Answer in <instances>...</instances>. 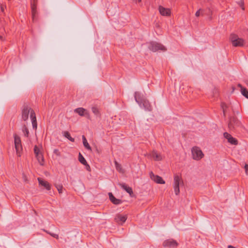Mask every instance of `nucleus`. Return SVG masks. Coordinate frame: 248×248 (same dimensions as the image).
Instances as JSON below:
<instances>
[{"label":"nucleus","instance_id":"nucleus-1","mask_svg":"<svg viewBox=\"0 0 248 248\" xmlns=\"http://www.w3.org/2000/svg\"><path fill=\"white\" fill-rule=\"evenodd\" d=\"M31 121L32 127L33 128H37V122L35 114L30 107L28 106H24L22 109V118L24 121H26L28 119L29 115Z\"/></svg>","mask_w":248,"mask_h":248},{"label":"nucleus","instance_id":"nucleus-2","mask_svg":"<svg viewBox=\"0 0 248 248\" xmlns=\"http://www.w3.org/2000/svg\"><path fill=\"white\" fill-rule=\"evenodd\" d=\"M135 99L141 108H144L145 110L151 111V106L149 101L141 96L140 92H136L134 95Z\"/></svg>","mask_w":248,"mask_h":248},{"label":"nucleus","instance_id":"nucleus-3","mask_svg":"<svg viewBox=\"0 0 248 248\" xmlns=\"http://www.w3.org/2000/svg\"><path fill=\"white\" fill-rule=\"evenodd\" d=\"M14 138L15 148L16 155L18 156H20L22 152V145L20 137L16 134H14Z\"/></svg>","mask_w":248,"mask_h":248},{"label":"nucleus","instance_id":"nucleus-4","mask_svg":"<svg viewBox=\"0 0 248 248\" xmlns=\"http://www.w3.org/2000/svg\"><path fill=\"white\" fill-rule=\"evenodd\" d=\"M230 40L233 46H243L245 43V40L242 38H239L237 35L232 34L230 36Z\"/></svg>","mask_w":248,"mask_h":248},{"label":"nucleus","instance_id":"nucleus-5","mask_svg":"<svg viewBox=\"0 0 248 248\" xmlns=\"http://www.w3.org/2000/svg\"><path fill=\"white\" fill-rule=\"evenodd\" d=\"M183 184V180L180 176L178 175H174L173 187L175 194L178 195L180 193L179 186Z\"/></svg>","mask_w":248,"mask_h":248},{"label":"nucleus","instance_id":"nucleus-6","mask_svg":"<svg viewBox=\"0 0 248 248\" xmlns=\"http://www.w3.org/2000/svg\"><path fill=\"white\" fill-rule=\"evenodd\" d=\"M148 47L150 50L156 52L158 50L165 51L167 50L166 47L163 45L155 42H152L149 43Z\"/></svg>","mask_w":248,"mask_h":248},{"label":"nucleus","instance_id":"nucleus-7","mask_svg":"<svg viewBox=\"0 0 248 248\" xmlns=\"http://www.w3.org/2000/svg\"><path fill=\"white\" fill-rule=\"evenodd\" d=\"M192 158L196 160H199L201 159L204 156L201 149L198 147H194L191 150Z\"/></svg>","mask_w":248,"mask_h":248},{"label":"nucleus","instance_id":"nucleus-8","mask_svg":"<svg viewBox=\"0 0 248 248\" xmlns=\"http://www.w3.org/2000/svg\"><path fill=\"white\" fill-rule=\"evenodd\" d=\"M150 176L151 179L157 184H164L165 183L161 177L154 174L153 172L150 173Z\"/></svg>","mask_w":248,"mask_h":248},{"label":"nucleus","instance_id":"nucleus-9","mask_svg":"<svg viewBox=\"0 0 248 248\" xmlns=\"http://www.w3.org/2000/svg\"><path fill=\"white\" fill-rule=\"evenodd\" d=\"M163 245L165 247L175 248L178 246V243L175 240L169 239L165 240L163 242Z\"/></svg>","mask_w":248,"mask_h":248},{"label":"nucleus","instance_id":"nucleus-10","mask_svg":"<svg viewBox=\"0 0 248 248\" xmlns=\"http://www.w3.org/2000/svg\"><path fill=\"white\" fill-rule=\"evenodd\" d=\"M224 137L226 138L228 142L232 145H236L238 144V141L232 137L230 134L227 132H225L223 134Z\"/></svg>","mask_w":248,"mask_h":248},{"label":"nucleus","instance_id":"nucleus-11","mask_svg":"<svg viewBox=\"0 0 248 248\" xmlns=\"http://www.w3.org/2000/svg\"><path fill=\"white\" fill-rule=\"evenodd\" d=\"M158 10L160 15L162 16H170L171 14L170 9L169 8H166L162 6H159Z\"/></svg>","mask_w":248,"mask_h":248},{"label":"nucleus","instance_id":"nucleus-12","mask_svg":"<svg viewBox=\"0 0 248 248\" xmlns=\"http://www.w3.org/2000/svg\"><path fill=\"white\" fill-rule=\"evenodd\" d=\"M127 216L125 215L117 214L115 217V220L119 224H122L125 222Z\"/></svg>","mask_w":248,"mask_h":248},{"label":"nucleus","instance_id":"nucleus-13","mask_svg":"<svg viewBox=\"0 0 248 248\" xmlns=\"http://www.w3.org/2000/svg\"><path fill=\"white\" fill-rule=\"evenodd\" d=\"M75 112L81 116H89L88 111L83 108H78L75 109Z\"/></svg>","mask_w":248,"mask_h":248},{"label":"nucleus","instance_id":"nucleus-14","mask_svg":"<svg viewBox=\"0 0 248 248\" xmlns=\"http://www.w3.org/2000/svg\"><path fill=\"white\" fill-rule=\"evenodd\" d=\"M78 160L82 164L86 166V168L87 170H90V166L87 164L86 159L80 153H79L78 155Z\"/></svg>","mask_w":248,"mask_h":248},{"label":"nucleus","instance_id":"nucleus-15","mask_svg":"<svg viewBox=\"0 0 248 248\" xmlns=\"http://www.w3.org/2000/svg\"><path fill=\"white\" fill-rule=\"evenodd\" d=\"M119 185L120 187L127 192L130 196L133 194V190L131 187L128 186L125 183H120Z\"/></svg>","mask_w":248,"mask_h":248},{"label":"nucleus","instance_id":"nucleus-16","mask_svg":"<svg viewBox=\"0 0 248 248\" xmlns=\"http://www.w3.org/2000/svg\"><path fill=\"white\" fill-rule=\"evenodd\" d=\"M109 200L114 204L118 205L122 203V201L120 200L116 199L111 193H108Z\"/></svg>","mask_w":248,"mask_h":248},{"label":"nucleus","instance_id":"nucleus-17","mask_svg":"<svg viewBox=\"0 0 248 248\" xmlns=\"http://www.w3.org/2000/svg\"><path fill=\"white\" fill-rule=\"evenodd\" d=\"M151 156L155 161H160L162 160L163 158L162 155L160 154L155 151L152 152L151 154Z\"/></svg>","mask_w":248,"mask_h":248},{"label":"nucleus","instance_id":"nucleus-18","mask_svg":"<svg viewBox=\"0 0 248 248\" xmlns=\"http://www.w3.org/2000/svg\"><path fill=\"white\" fill-rule=\"evenodd\" d=\"M38 180L39 184L45 187L47 190L50 189V185L47 181H44L40 178H38Z\"/></svg>","mask_w":248,"mask_h":248},{"label":"nucleus","instance_id":"nucleus-19","mask_svg":"<svg viewBox=\"0 0 248 248\" xmlns=\"http://www.w3.org/2000/svg\"><path fill=\"white\" fill-rule=\"evenodd\" d=\"M238 86L240 88V91L241 94L244 96L246 98L248 99V90L243 87L242 85L240 84L238 85Z\"/></svg>","mask_w":248,"mask_h":248},{"label":"nucleus","instance_id":"nucleus-20","mask_svg":"<svg viewBox=\"0 0 248 248\" xmlns=\"http://www.w3.org/2000/svg\"><path fill=\"white\" fill-rule=\"evenodd\" d=\"M82 139L83 141V144L85 148L89 151H92V149L89 144L88 143L87 139L85 136L83 135L82 136Z\"/></svg>","mask_w":248,"mask_h":248},{"label":"nucleus","instance_id":"nucleus-21","mask_svg":"<svg viewBox=\"0 0 248 248\" xmlns=\"http://www.w3.org/2000/svg\"><path fill=\"white\" fill-rule=\"evenodd\" d=\"M221 106L223 110L224 115L225 116L228 112V109L230 107V106L224 103H222Z\"/></svg>","mask_w":248,"mask_h":248},{"label":"nucleus","instance_id":"nucleus-22","mask_svg":"<svg viewBox=\"0 0 248 248\" xmlns=\"http://www.w3.org/2000/svg\"><path fill=\"white\" fill-rule=\"evenodd\" d=\"M35 155L38 160V162L40 163L41 165H43L44 164V159L42 153H39V154Z\"/></svg>","mask_w":248,"mask_h":248},{"label":"nucleus","instance_id":"nucleus-23","mask_svg":"<svg viewBox=\"0 0 248 248\" xmlns=\"http://www.w3.org/2000/svg\"><path fill=\"white\" fill-rule=\"evenodd\" d=\"M62 133V135L66 138L68 139L69 140H70L72 142L74 141V139L71 137L70 134L68 132L63 131Z\"/></svg>","mask_w":248,"mask_h":248},{"label":"nucleus","instance_id":"nucleus-24","mask_svg":"<svg viewBox=\"0 0 248 248\" xmlns=\"http://www.w3.org/2000/svg\"><path fill=\"white\" fill-rule=\"evenodd\" d=\"M31 10L33 18H34L36 12V5L35 3L31 4Z\"/></svg>","mask_w":248,"mask_h":248},{"label":"nucleus","instance_id":"nucleus-25","mask_svg":"<svg viewBox=\"0 0 248 248\" xmlns=\"http://www.w3.org/2000/svg\"><path fill=\"white\" fill-rule=\"evenodd\" d=\"M22 132L24 134V135L25 137H28L29 136V131L28 128H27V127L25 125L23 126V127L22 128Z\"/></svg>","mask_w":248,"mask_h":248},{"label":"nucleus","instance_id":"nucleus-26","mask_svg":"<svg viewBox=\"0 0 248 248\" xmlns=\"http://www.w3.org/2000/svg\"><path fill=\"white\" fill-rule=\"evenodd\" d=\"M34 152L35 155H37L39 153H42L41 149L36 145H35L34 147Z\"/></svg>","mask_w":248,"mask_h":248},{"label":"nucleus","instance_id":"nucleus-27","mask_svg":"<svg viewBox=\"0 0 248 248\" xmlns=\"http://www.w3.org/2000/svg\"><path fill=\"white\" fill-rule=\"evenodd\" d=\"M92 110L93 111V112L95 114V115H97L99 113V111H98V109L96 107H93L92 108Z\"/></svg>","mask_w":248,"mask_h":248},{"label":"nucleus","instance_id":"nucleus-28","mask_svg":"<svg viewBox=\"0 0 248 248\" xmlns=\"http://www.w3.org/2000/svg\"><path fill=\"white\" fill-rule=\"evenodd\" d=\"M56 188L58 191H59V193H62V192L63 187L62 186L58 185L56 186Z\"/></svg>","mask_w":248,"mask_h":248},{"label":"nucleus","instance_id":"nucleus-29","mask_svg":"<svg viewBox=\"0 0 248 248\" xmlns=\"http://www.w3.org/2000/svg\"><path fill=\"white\" fill-rule=\"evenodd\" d=\"M53 153L58 156H60L61 155V153L59 151V150L57 149H55L53 150Z\"/></svg>","mask_w":248,"mask_h":248},{"label":"nucleus","instance_id":"nucleus-30","mask_svg":"<svg viewBox=\"0 0 248 248\" xmlns=\"http://www.w3.org/2000/svg\"><path fill=\"white\" fill-rule=\"evenodd\" d=\"M46 232L47 233H49L52 237H54V238H56L57 239L59 238V235L57 234H56V233H54L49 232Z\"/></svg>","mask_w":248,"mask_h":248},{"label":"nucleus","instance_id":"nucleus-31","mask_svg":"<svg viewBox=\"0 0 248 248\" xmlns=\"http://www.w3.org/2000/svg\"><path fill=\"white\" fill-rule=\"evenodd\" d=\"M115 165L117 170L121 172L122 169L120 165H119L116 162H115Z\"/></svg>","mask_w":248,"mask_h":248},{"label":"nucleus","instance_id":"nucleus-32","mask_svg":"<svg viewBox=\"0 0 248 248\" xmlns=\"http://www.w3.org/2000/svg\"><path fill=\"white\" fill-rule=\"evenodd\" d=\"M228 126L231 130H232L234 127L232 125V122H230L228 124Z\"/></svg>","mask_w":248,"mask_h":248},{"label":"nucleus","instance_id":"nucleus-33","mask_svg":"<svg viewBox=\"0 0 248 248\" xmlns=\"http://www.w3.org/2000/svg\"><path fill=\"white\" fill-rule=\"evenodd\" d=\"M245 169L246 173L247 175H248V164H246L245 166Z\"/></svg>","mask_w":248,"mask_h":248},{"label":"nucleus","instance_id":"nucleus-34","mask_svg":"<svg viewBox=\"0 0 248 248\" xmlns=\"http://www.w3.org/2000/svg\"><path fill=\"white\" fill-rule=\"evenodd\" d=\"M240 6L241 7L242 10H244V3L242 1H240L239 3Z\"/></svg>","mask_w":248,"mask_h":248},{"label":"nucleus","instance_id":"nucleus-35","mask_svg":"<svg viewBox=\"0 0 248 248\" xmlns=\"http://www.w3.org/2000/svg\"><path fill=\"white\" fill-rule=\"evenodd\" d=\"M200 10L199 11H197L195 14V16H200Z\"/></svg>","mask_w":248,"mask_h":248},{"label":"nucleus","instance_id":"nucleus-36","mask_svg":"<svg viewBox=\"0 0 248 248\" xmlns=\"http://www.w3.org/2000/svg\"><path fill=\"white\" fill-rule=\"evenodd\" d=\"M228 248H235L233 246H232V245H229L228 246Z\"/></svg>","mask_w":248,"mask_h":248},{"label":"nucleus","instance_id":"nucleus-37","mask_svg":"<svg viewBox=\"0 0 248 248\" xmlns=\"http://www.w3.org/2000/svg\"><path fill=\"white\" fill-rule=\"evenodd\" d=\"M245 83H246V85L248 87V80H246L245 81Z\"/></svg>","mask_w":248,"mask_h":248},{"label":"nucleus","instance_id":"nucleus-38","mask_svg":"<svg viewBox=\"0 0 248 248\" xmlns=\"http://www.w3.org/2000/svg\"><path fill=\"white\" fill-rule=\"evenodd\" d=\"M137 2H140L141 0H136Z\"/></svg>","mask_w":248,"mask_h":248},{"label":"nucleus","instance_id":"nucleus-39","mask_svg":"<svg viewBox=\"0 0 248 248\" xmlns=\"http://www.w3.org/2000/svg\"><path fill=\"white\" fill-rule=\"evenodd\" d=\"M1 10L3 11L4 10L3 8L1 7Z\"/></svg>","mask_w":248,"mask_h":248}]
</instances>
